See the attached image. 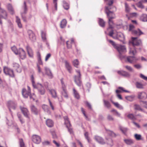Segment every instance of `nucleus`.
<instances>
[{
  "label": "nucleus",
  "mask_w": 147,
  "mask_h": 147,
  "mask_svg": "<svg viewBox=\"0 0 147 147\" xmlns=\"http://www.w3.org/2000/svg\"><path fill=\"white\" fill-rule=\"evenodd\" d=\"M105 1L108 2V4L109 5V7H106L105 8V12L107 14V18L109 20V27L107 28V30L109 31L110 29H113V25L114 23L113 21L111 20L114 19L115 17V14L114 13V11L116 10V8L115 7H113V8L114 10L112 11H111V9L110 6L113 3V0H104Z\"/></svg>",
  "instance_id": "f257e3e1"
},
{
  "label": "nucleus",
  "mask_w": 147,
  "mask_h": 147,
  "mask_svg": "<svg viewBox=\"0 0 147 147\" xmlns=\"http://www.w3.org/2000/svg\"><path fill=\"white\" fill-rule=\"evenodd\" d=\"M107 40L118 52L119 53V58L121 60L125 58V57L122 55V53H124L126 51L125 47L124 45L116 44L114 42L111 40H108L107 39Z\"/></svg>",
  "instance_id": "f03ea898"
},
{
  "label": "nucleus",
  "mask_w": 147,
  "mask_h": 147,
  "mask_svg": "<svg viewBox=\"0 0 147 147\" xmlns=\"http://www.w3.org/2000/svg\"><path fill=\"white\" fill-rule=\"evenodd\" d=\"M132 41L131 43L133 47L132 48H129V53L130 54L134 56L136 53V51L135 48V46L140 45L142 43V41L140 39L138 40L137 37H132Z\"/></svg>",
  "instance_id": "7ed1b4c3"
},
{
  "label": "nucleus",
  "mask_w": 147,
  "mask_h": 147,
  "mask_svg": "<svg viewBox=\"0 0 147 147\" xmlns=\"http://www.w3.org/2000/svg\"><path fill=\"white\" fill-rule=\"evenodd\" d=\"M111 30L109 32V35L114 39L119 40L120 41L123 42L125 39V37L123 34L121 32H117L116 34L114 33L113 29H111Z\"/></svg>",
  "instance_id": "20e7f679"
},
{
  "label": "nucleus",
  "mask_w": 147,
  "mask_h": 147,
  "mask_svg": "<svg viewBox=\"0 0 147 147\" xmlns=\"http://www.w3.org/2000/svg\"><path fill=\"white\" fill-rule=\"evenodd\" d=\"M27 91L25 88L23 89L22 93L23 97L25 98H27L28 96H30V100L34 101L35 98L36 97V95L34 93L32 94H31V92H29Z\"/></svg>",
  "instance_id": "39448f33"
},
{
  "label": "nucleus",
  "mask_w": 147,
  "mask_h": 147,
  "mask_svg": "<svg viewBox=\"0 0 147 147\" xmlns=\"http://www.w3.org/2000/svg\"><path fill=\"white\" fill-rule=\"evenodd\" d=\"M78 76H75L74 77V81L77 86L80 87L82 85V81L81 80V74L79 70H76Z\"/></svg>",
  "instance_id": "423d86ee"
},
{
  "label": "nucleus",
  "mask_w": 147,
  "mask_h": 147,
  "mask_svg": "<svg viewBox=\"0 0 147 147\" xmlns=\"http://www.w3.org/2000/svg\"><path fill=\"white\" fill-rule=\"evenodd\" d=\"M139 58L134 56H128L126 58V61L129 63L134 64L137 62Z\"/></svg>",
  "instance_id": "0eeeda50"
},
{
  "label": "nucleus",
  "mask_w": 147,
  "mask_h": 147,
  "mask_svg": "<svg viewBox=\"0 0 147 147\" xmlns=\"http://www.w3.org/2000/svg\"><path fill=\"white\" fill-rule=\"evenodd\" d=\"M7 106L9 111L11 112V109L15 110L17 107V103L15 101H9L8 102Z\"/></svg>",
  "instance_id": "6e6552de"
},
{
  "label": "nucleus",
  "mask_w": 147,
  "mask_h": 147,
  "mask_svg": "<svg viewBox=\"0 0 147 147\" xmlns=\"http://www.w3.org/2000/svg\"><path fill=\"white\" fill-rule=\"evenodd\" d=\"M64 119L65 121V124L66 125L67 127L68 128V131L70 134H73V132L72 129L69 127L71 126V124L69 121L68 118L67 116L64 117Z\"/></svg>",
  "instance_id": "1a4fd4ad"
},
{
  "label": "nucleus",
  "mask_w": 147,
  "mask_h": 147,
  "mask_svg": "<svg viewBox=\"0 0 147 147\" xmlns=\"http://www.w3.org/2000/svg\"><path fill=\"white\" fill-rule=\"evenodd\" d=\"M3 71L4 73L6 75H8L11 77H14V74L13 70L8 67H4Z\"/></svg>",
  "instance_id": "9d476101"
},
{
  "label": "nucleus",
  "mask_w": 147,
  "mask_h": 147,
  "mask_svg": "<svg viewBox=\"0 0 147 147\" xmlns=\"http://www.w3.org/2000/svg\"><path fill=\"white\" fill-rule=\"evenodd\" d=\"M134 28V25L132 24H130L129 26V30L131 31L133 34L139 36L143 34V33L139 29H138L137 30H133Z\"/></svg>",
  "instance_id": "9b49d317"
},
{
  "label": "nucleus",
  "mask_w": 147,
  "mask_h": 147,
  "mask_svg": "<svg viewBox=\"0 0 147 147\" xmlns=\"http://www.w3.org/2000/svg\"><path fill=\"white\" fill-rule=\"evenodd\" d=\"M46 31L45 30H42L41 31V35L42 39L43 41L45 42L46 45L48 49H50V45L49 43L47 42L46 37Z\"/></svg>",
  "instance_id": "f8f14e48"
},
{
  "label": "nucleus",
  "mask_w": 147,
  "mask_h": 147,
  "mask_svg": "<svg viewBox=\"0 0 147 147\" xmlns=\"http://www.w3.org/2000/svg\"><path fill=\"white\" fill-rule=\"evenodd\" d=\"M23 8L24 11L23 12L21 13L22 17L24 22H26V17L24 16L23 14L26 13L27 11V8L26 4V3L24 1L23 5Z\"/></svg>",
  "instance_id": "ddd939ff"
},
{
  "label": "nucleus",
  "mask_w": 147,
  "mask_h": 147,
  "mask_svg": "<svg viewBox=\"0 0 147 147\" xmlns=\"http://www.w3.org/2000/svg\"><path fill=\"white\" fill-rule=\"evenodd\" d=\"M18 54L20 58L22 59H24L26 58L25 52L22 48L19 49Z\"/></svg>",
  "instance_id": "4468645a"
},
{
  "label": "nucleus",
  "mask_w": 147,
  "mask_h": 147,
  "mask_svg": "<svg viewBox=\"0 0 147 147\" xmlns=\"http://www.w3.org/2000/svg\"><path fill=\"white\" fill-rule=\"evenodd\" d=\"M95 140L98 143L101 144L105 143L104 139L101 137L98 136H95L94 137Z\"/></svg>",
  "instance_id": "2eb2a0df"
},
{
  "label": "nucleus",
  "mask_w": 147,
  "mask_h": 147,
  "mask_svg": "<svg viewBox=\"0 0 147 147\" xmlns=\"http://www.w3.org/2000/svg\"><path fill=\"white\" fill-rule=\"evenodd\" d=\"M138 97L140 99H145L147 97V94L144 92H139L138 94Z\"/></svg>",
  "instance_id": "dca6fc26"
},
{
  "label": "nucleus",
  "mask_w": 147,
  "mask_h": 147,
  "mask_svg": "<svg viewBox=\"0 0 147 147\" xmlns=\"http://www.w3.org/2000/svg\"><path fill=\"white\" fill-rule=\"evenodd\" d=\"M28 33L30 38L32 41H34L36 39V37L33 32L31 30H29Z\"/></svg>",
  "instance_id": "f3484780"
},
{
  "label": "nucleus",
  "mask_w": 147,
  "mask_h": 147,
  "mask_svg": "<svg viewBox=\"0 0 147 147\" xmlns=\"http://www.w3.org/2000/svg\"><path fill=\"white\" fill-rule=\"evenodd\" d=\"M38 88L39 92L41 94H43L45 92V90L44 88L40 84L37 83V88Z\"/></svg>",
  "instance_id": "a211bd4d"
},
{
  "label": "nucleus",
  "mask_w": 147,
  "mask_h": 147,
  "mask_svg": "<svg viewBox=\"0 0 147 147\" xmlns=\"http://www.w3.org/2000/svg\"><path fill=\"white\" fill-rule=\"evenodd\" d=\"M13 67L16 69L17 72L20 73L21 72L22 69L20 67V65L18 63H13Z\"/></svg>",
  "instance_id": "6ab92c4d"
},
{
  "label": "nucleus",
  "mask_w": 147,
  "mask_h": 147,
  "mask_svg": "<svg viewBox=\"0 0 147 147\" xmlns=\"http://www.w3.org/2000/svg\"><path fill=\"white\" fill-rule=\"evenodd\" d=\"M20 108L24 116L27 118L28 117L29 112L27 109L21 107H20Z\"/></svg>",
  "instance_id": "aec40b11"
},
{
  "label": "nucleus",
  "mask_w": 147,
  "mask_h": 147,
  "mask_svg": "<svg viewBox=\"0 0 147 147\" xmlns=\"http://www.w3.org/2000/svg\"><path fill=\"white\" fill-rule=\"evenodd\" d=\"M45 70L46 72V74L50 78H52L53 77V76L50 69L47 67L45 68Z\"/></svg>",
  "instance_id": "412c9836"
},
{
  "label": "nucleus",
  "mask_w": 147,
  "mask_h": 147,
  "mask_svg": "<svg viewBox=\"0 0 147 147\" xmlns=\"http://www.w3.org/2000/svg\"><path fill=\"white\" fill-rule=\"evenodd\" d=\"M117 72L118 74L125 77H128L130 76L129 73L123 71H118Z\"/></svg>",
  "instance_id": "4be33fe9"
},
{
  "label": "nucleus",
  "mask_w": 147,
  "mask_h": 147,
  "mask_svg": "<svg viewBox=\"0 0 147 147\" xmlns=\"http://www.w3.org/2000/svg\"><path fill=\"white\" fill-rule=\"evenodd\" d=\"M26 49L29 56L30 57H32L33 56V52L32 49L28 46H26Z\"/></svg>",
  "instance_id": "5701e85b"
},
{
  "label": "nucleus",
  "mask_w": 147,
  "mask_h": 147,
  "mask_svg": "<svg viewBox=\"0 0 147 147\" xmlns=\"http://www.w3.org/2000/svg\"><path fill=\"white\" fill-rule=\"evenodd\" d=\"M73 90L74 96L75 98L77 99H79L80 98V95L78 92L74 88H73Z\"/></svg>",
  "instance_id": "b1692460"
},
{
  "label": "nucleus",
  "mask_w": 147,
  "mask_h": 147,
  "mask_svg": "<svg viewBox=\"0 0 147 147\" xmlns=\"http://www.w3.org/2000/svg\"><path fill=\"white\" fill-rule=\"evenodd\" d=\"M46 123L47 125L49 127H52L54 125V123L53 121L49 119L47 120Z\"/></svg>",
  "instance_id": "393cba45"
},
{
  "label": "nucleus",
  "mask_w": 147,
  "mask_h": 147,
  "mask_svg": "<svg viewBox=\"0 0 147 147\" xmlns=\"http://www.w3.org/2000/svg\"><path fill=\"white\" fill-rule=\"evenodd\" d=\"M49 91L53 98H56L57 97L56 91L54 89L49 90Z\"/></svg>",
  "instance_id": "a878e982"
},
{
  "label": "nucleus",
  "mask_w": 147,
  "mask_h": 147,
  "mask_svg": "<svg viewBox=\"0 0 147 147\" xmlns=\"http://www.w3.org/2000/svg\"><path fill=\"white\" fill-rule=\"evenodd\" d=\"M65 66L66 68L69 73H71L72 68L69 62L66 61H65Z\"/></svg>",
  "instance_id": "bb28decb"
},
{
  "label": "nucleus",
  "mask_w": 147,
  "mask_h": 147,
  "mask_svg": "<svg viewBox=\"0 0 147 147\" xmlns=\"http://www.w3.org/2000/svg\"><path fill=\"white\" fill-rule=\"evenodd\" d=\"M7 7L8 10L11 14H14V10L11 4H8L7 5Z\"/></svg>",
  "instance_id": "cd10ccee"
},
{
  "label": "nucleus",
  "mask_w": 147,
  "mask_h": 147,
  "mask_svg": "<svg viewBox=\"0 0 147 147\" xmlns=\"http://www.w3.org/2000/svg\"><path fill=\"white\" fill-rule=\"evenodd\" d=\"M67 22L65 19H63L61 22L60 26L61 28H64L66 26Z\"/></svg>",
  "instance_id": "c85d7f7f"
},
{
  "label": "nucleus",
  "mask_w": 147,
  "mask_h": 147,
  "mask_svg": "<svg viewBox=\"0 0 147 147\" xmlns=\"http://www.w3.org/2000/svg\"><path fill=\"white\" fill-rule=\"evenodd\" d=\"M16 22L19 28H22V26L21 22L20 19L18 16H16Z\"/></svg>",
  "instance_id": "c756f323"
},
{
  "label": "nucleus",
  "mask_w": 147,
  "mask_h": 147,
  "mask_svg": "<svg viewBox=\"0 0 147 147\" xmlns=\"http://www.w3.org/2000/svg\"><path fill=\"white\" fill-rule=\"evenodd\" d=\"M124 142L127 145H130L133 144L134 140L131 139H127L124 140Z\"/></svg>",
  "instance_id": "7c9ffc66"
},
{
  "label": "nucleus",
  "mask_w": 147,
  "mask_h": 147,
  "mask_svg": "<svg viewBox=\"0 0 147 147\" xmlns=\"http://www.w3.org/2000/svg\"><path fill=\"white\" fill-rule=\"evenodd\" d=\"M138 116H140L139 115H136L134 116L133 114H129L127 115V117L129 119H130L133 121H134L136 119V117Z\"/></svg>",
  "instance_id": "2f4dec72"
},
{
  "label": "nucleus",
  "mask_w": 147,
  "mask_h": 147,
  "mask_svg": "<svg viewBox=\"0 0 147 147\" xmlns=\"http://www.w3.org/2000/svg\"><path fill=\"white\" fill-rule=\"evenodd\" d=\"M118 89L119 90H116V94H118L120 92H128V91L127 90H125L124 88L121 87H119L118 88Z\"/></svg>",
  "instance_id": "473e14b6"
},
{
  "label": "nucleus",
  "mask_w": 147,
  "mask_h": 147,
  "mask_svg": "<svg viewBox=\"0 0 147 147\" xmlns=\"http://www.w3.org/2000/svg\"><path fill=\"white\" fill-rule=\"evenodd\" d=\"M42 108L45 111L47 112L48 114H50L51 113V112L49 109V108L47 105H43L42 106Z\"/></svg>",
  "instance_id": "72a5a7b5"
},
{
  "label": "nucleus",
  "mask_w": 147,
  "mask_h": 147,
  "mask_svg": "<svg viewBox=\"0 0 147 147\" xmlns=\"http://www.w3.org/2000/svg\"><path fill=\"white\" fill-rule=\"evenodd\" d=\"M107 134L111 137H115L116 136V134L112 131L109 130H106Z\"/></svg>",
  "instance_id": "f704fd0d"
},
{
  "label": "nucleus",
  "mask_w": 147,
  "mask_h": 147,
  "mask_svg": "<svg viewBox=\"0 0 147 147\" xmlns=\"http://www.w3.org/2000/svg\"><path fill=\"white\" fill-rule=\"evenodd\" d=\"M112 103H113L115 106L120 110H122L123 109V107L122 106L120 105L118 102H115L113 101H111Z\"/></svg>",
  "instance_id": "c9c22d12"
},
{
  "label": "nucleus",
  "mask_w": 147,
  "mask_h": 147,
  "mask_svg": "<svg viewBox=\"0 0 147 147\" xmlns=\"http://www.w3.org/2000/svg\"><path fill=\"white\" fill-rule=\"evenodd\" d=\"M141 20L143 22H147V15L143 14L140 17Z\"/></svg>",
  "instance_id": "e433bc0d"
},
{
  "label": "nucleus",
  "mask_w": 147,
  "mask_h": 147,
  "mask_svg": "<svg viewBox=\"0 0 147 147\" xmlns=\"http://www.w3.org/2000/svg\"><path fill=\"white\" fill-rule=\"evenodd\" d=\"M103 101L104 102V105L105 106H106L108 108L110 107L111 106V105L109 102L107 101L106 100L104 99H103Z\"/></svg>",
  "instance_id": "4c0bfd02"
},
{
  "label": "nucleus",
  "mask_w": 147,
  "mask_h": 147,
  "mask_svg": "<svg viewBox=\"0 0 147 147\" xmlns=\"http://www.w3.org/2000/svg\"><path fill=\"white\" fill-rule=\"evenodd\" d=\"M142 2H147V0H142L141 1H139L138 3L137 4L138 6L140 8H144V6L142 4Z\"/></svg>",
  "instance_id": "58836bf2"
},
{
  "label": "nucleus",
  "mask_w": 147,
  "mask_h": 147,
  "mask_svg": "<svg viewBox=\"0 0 147 147\" xmlns=\"http://www.w3.org/2000/svg\"><path fill=\"white\" fill-rule=\"evenodd\" d=\"M31 80L32 82V85L33 86V87L34 88H36L37 86H36V84L35 82L34 81V79L33 75H31Z\"/></svg>",
  "instance_id": "ea45409f"
},
{
  "label": "nucleus",
  "mask_w": 147,
  "mask_h": 147,
  "mask_svg": "<svg viewBox=\"0 0 147 147\" xmlns=\"http://www.w3.org/2000/svg\"><path fill=\"white\" fill-rule=\"evenodd\" d=\"M63 6L66 10H68L69 8V4L65 1H63Z\"/></svg>",
  "instance_id": "a19ab883"
},
{
  "label": "nucleus",
  "mask_w": 147,
  "mask_h": 147,
  "mask_svg": "<svg viewBox=\"0 0 147 147\" xmlns=\"http://www.w3.org/2000/svg\"><path fill=\"white\" fill-rule=\"evenodd\" d=\"M61 83V87L63 89V90H66V85L64 83L63 79L62 78L60 80Z\"/></svg>",
  "instance_id": "79ce46f5"
},
{
  "label": "nucleus",
  "mask_w": 147,
  "mask_h": 147,
  "mask_svg": "<svg viewBox=\"0 0 147 147\" xmlns=\"http://www.w3.org/2000/svg\"><path fill=\"white\" fill-rule=\"evenodd\" d=\"M12 51L16 54L18 55L19 54V50H18L15 46H13L11 47Z\"/></svg>",
  "instance_id": "37998d69"
},
{
  "label": "nucleus",
  "mask_w": 147,
  "mask_h": 147,
  "mask_svg": "<svg viewBox=\"0 0 147 147\" xmlns=\"http://www.w3.org/2000/svg\"><path fill=\"white\" fill-rule=\"evenodd\" d=\"M32 112L35 114H37V109L33 105H32L30 107Z\"/></svg>",
  "instance_id": "c03bdc74"
},
{
  "label": "nucleus",
  "mask_w": 147,
  "mask_h": 147,
  "mask_svg": "<svg viewBox=\"0 0 147 147\" xmlns=\"http://www.w3.org/2000/svg\"><path fill=\"white\" fill-rule=\"evenodd\" d=\"M98 23L100 26L103 27L105 26V22L103 19L100 18Z\"/></svg>",
  "instance_id": "a18cd8bd"
},
{
  "label": "nucleus",
  "mask_w": 147,
  "mask_h": 147,
  "mask_svg": "<svg viewBox=\"0 0 147 147\" xmlns=\"http://www.w3.org/2000/svg\"><path fill=\"white\" fill-rule=\"evenodd\" d=\"M134 109L142 112H144L143 109L141 108L138 105H134Z\"/></svg>",
  "instance_id": "49530a36"
},
{
  "label": "nucleus",
  "mask_w": 147,
  "mask_h": 147,
  "mask_svg": "<svg viewBox=\"0 0 147 147\" xmlns=\"http://www.w3.org/2000/svg\"><path fill=\"white\" fill-rule=\"evenodd\" d=\"M125 11L127 13H129L130 11V8L127 3H125Z\"/></svg>",
  "instance_id": "de8ad7c7"
},
{
  "label": "nucleus",
  "mask_w": 147,
  "mask_h": 147,
  "mask_svg": "<svg viewBox=\"0 0 147 147\" xmlns=\"http://www.w3.org/2000/svg\"><path fill=\"white\" fill-rule=\"evenodd\" d=\"M134 98V96L132 95L125 96V98L127 100L131 101H133Z\"/></svg>",
  "instance_id": "09e8293b"
},
{
  "label": "nucleus",
  "mask_w": 147,
  "mask_h": 147,
  "mask_svg": "<svg viewBox=\"0 0 147 147\" xmlns=\"http://www.w3.org/2000/svg\"><path fill=\"white\" fill-rule=\"evenodd\" d=\"M136 85L137 88H143V85L141 83L139 82H136Z\"/></svg>",
  "instance_id": "8fccbe9b"
},
{
  "label": "nucleus",
  "mask_w": 147,
  "mask_h": 147,
  "mask_svg": "<svg viewBox=\"0 0 147 147\" xmlns=\"http://www.w3.org/2000/svg\"><path fill=\"white\" fill-rule=\"evenodd\" d=\"M119 128L123 134H125L127 130V128L123 127L122 126H120Z\"/></svg>",
  "instance_id": "3c124183"
},
{
  "label": "nucleus",
  "mask_w": 147,
  "mask_h": 147,
  "mask_svg": "<svg viewBox=\"0 0 147 147\" xmlns=\"http://www.w3.org/2000/svg\"><path fill=\"white\" fill-rule=\"evenodd\" d=\"M74 66L76 67H78V66L79 64V62L78 60L76 59L74 60L73 62Z\"/></svg>",
  "instance_id": "603ef678"
},
{
  "label": "nucleus",
  "mask_w": 147,
  "mask_h": 147,
  "mask_svg": "<svg viewBox=\"0 0 147 147\" xmlns=\"http://www.w3.org/2000/svg\"><path fill=\"white\" fill-rule=\"evenodd\" d=\"M20 147H26L22 139H20L19 140Z\"/></svg>",
  "instance_id": "864d4df0"
},
{
  "label": "nucleus",
  "mask_w": 147,
  "mask_h": 147,
  "mask_svg": "<svg viewBox=\"0 0 147 147\" xmlns=\"http://www.w3.org/2000/svg\"><path fill=\"white\" fill-rule=\"evenodd\" d=\"M62 95L66 98H68V95L66 90H63V92H62Z\"/></svg>",
  "instance_id": "5fc2aeb1"
},
{
  "label": "nucleus",
  "mask_w": 147,
  "mask_h": 147,
  "mask_svg": "<svg viewBox=\"0 0 147 147\" xmlns=\"http://www.w3.org/2000/svg\"><path fill=\"white\" fill-rule=\"evenodd\" d=\"M134 137L137 140H141V136L140 134H136L134 135Z\"/></svg>",
  "instance_id": "6e6d98bb"
},
{
  "label": "nucleus",
  "mask_w": 147,
  "mask_h": 147,
  "mask_svg": "<svg viewBox=\"0 0 147 147\" xmlns=\"http://www.w3.org/2000/svg\"><path fill=\"white\" fill-rule=\"evenodd\" d=\"M107 143L111 146H113V140L111 138H109L108 140V141H107Z\"/></svg>",
  "instance_id": "4d7b16f0"
},
{
  "label": "nucleus",
  "mask_w": 147,
  "mask_h": 147,
  "mask_svg": "<svg viewBox=\"0 0 147 147\" xmlns=\"http://www.w3.org/2000/svg\"><path fill=\"white\" fill-rule=\"evenodd\" d=\"M32 140L34 143H37V135H33L32 137Z\"/></svg>",
  "instance_id": "13d9d810"
},
{
  "label": "nucleus",
  "mask_w": 147,
  "mask_h": 147,
  "mask_svg": "<svg viewBox=\"0 0 147 147\" xmlns=\"http://www.w3.org/2000/svg\"><path fill=\"white\" fill-rule=\"evenodd\" d=\"M84 136L86 138L87 140L88 143H90L91 142V140L88 137V132H86L84 134Z\"/></svg>",
  "instance_id": "bf43d9fd"
},
{
  "label": "nucleus",
  "mask_w": 147,
  "mask_h": 147,
  "mask_svg": "<svg viewBox=\"0 0 147 147\" xmlns=\"http://www.w3.org/2000/svg\"><path fill=\"white\" fill-rule=\"evenodd\" d=\"M57 0H53V3L56 11L57 10Z\"/></svg>",
  "instance_id": "052dcab7"
},
{
  "label": "nucleus",
  "mask_w": 147,
  "mask_h": 147,
  "mask_svg": "<svg viewBox=\"0 0 147 147\" xmlns=\"http://www.w3.org/2000/svg\"><path fill=\"white\" fill-rule=\"evenodd\" d=\"M125 67L126 68V69L128 70V71H130L133 72L134 71V69H133L130 66H125Z\"/></svg>",
  "instance_id": "680f3d73"
},
{
  "label": "nucleus",
  "mask_w": 147,
  "mask_h": 147,
  "mask_svg": "<svg viewBox=\"0 0 147 147\" xmlns=\"http://www.w3.org/2000/svg\"><path fill=\"white\" fill-rule=\"evenodd\" d=\"M48 100L50 107H51L52 110H54V108L53 104H52L49 98L48 99Z\"/></svg>",
  "instance_id": "e2e57ef3"
},
{
  "label": "nucleus",
  "mask_w": 147,
  "mask_h": 147,
  "mask_svg": "<svg viewBox=\"0 0 147 147\" xmlns=\"http://www.w3.org/2000/svg\"><path fill=\"white\" fill-rule=\"evenodd\" d=\"M81 111H82V113H83V114L84 115V116L86 117V120H88V117L86 115V114L85 113V111L84 110L83 108H81Z\"/></svg>",
  "instance_id": "0e129e2a"
},
{
  "label": "nucleus",
  "mask_w": 147,
  "mask_h": 147,
  "mask_svg": "<svg viewBox=\"0 0 147 147\" xmlns=\"http://www.w3.org/2000/svg\"><path fill=\"white\" fill-rule=\"evenodd\" d=\"M140 77L141 78H142V79L145 80L147 81V77L145 76L143 74H140Z\"/></svg>",
  "instance_id": "69168bd1"
},
{
  "label": "nucleus",
  "mask_w": 147,
  "mask_h": 147,
  "mask_svg": "<svg viewBox=\"0 0 147 147\" xmlns=\"http://www.w3.org/2000/svg\"><path fill=\"white\" fill-rule=\"evenodd\" d=\"M134 67L138 69H139L142 68L141 65L139 64H136L134 65Z\"/></svg>",
  "instance_id": "338daca9"
},
{
  "label": "nucleus",
  "mask_w": 147,
  "mask_h": 147,
  "mask_svg": "<svg viewBox=\"0 0 147 147\" xmlns=\"http://www.w3.org/2000/svg\"><path fill=\"white\" fill-rule=\"evenodd\" d=\"M42 144L44 145H47L50 144V142L48 141H45L42 142Z\"/></svg>",
  "instance_id": "774afa93"
}]
</instances>
